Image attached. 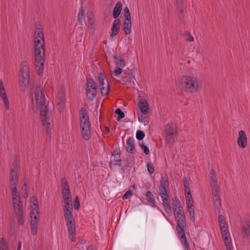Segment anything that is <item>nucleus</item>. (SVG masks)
<instances>
[{"mask_svg": "<svg viewBox=\"0 0 250 250\" xmlns=\"http://www.w3.org/2000/svg\"><path fill=\"white\" fill-rule=\"evenodd\" d=\"M35 100L37 105L40 109L41 121L43 127H45L46 134L48 138L51 136L50 125L52 122V115L51 111L48 110L45 100V96L42 89L38 86L35 92Z\"/></svg>", "mask_w": 250, "mask_h": 250, "instance_id": "1", "label": "nucleus"}, {"mask_svg": "<svg viewBox=\"0 0 250 250\" xmlns=\"http://www.w3.org/2000/svg\"><path fill=\"white\" fill-rule=\"evenodd\" d=\"M35 66L38 74L42 73L44 68L45 49L43 32H37L35 37Z\"/></svg>", "mask_w": 250, "mask_h": 250, "instance_id": "2", "label": "nucleus"}, {"mask_svg": "<svg viewBox=\"0 0 250 250\" xmlns=\"http://www.w3.org/2000/svg\"><path fill=\"white\" fill-rule=\"evenodd\" d=\"M174 215L177 223L176 230L183 248L185 250H190L185 233L186 222L184 211H175Z\"/></svg>", "mask_w": 250, "mask_h": 250, "instance_id": "3", "label": "nucleus"}, {"mask_svg": "<svg viewBox=\"0 0 250 250\" xmlns=\"http://www.w3.org/2000/svg\"><path fill=\"white\" fill-rule=\"evenodd\" d=\"M179 82L181 87L188 92H194L201 88L202 81L196 77L184 76Z\"/></svg>", "mask_w": 250, "mask_h": 250, "instance_id": "4", "label": "nucleus"}, {"mask_svg": "<svg viewBox=\"0 0 250 250\" xmlns=\"http://www.w3.org/2000/svg\"><path fill=\"white\" fill-rule=\"evenodd\" d=\"M210 185L212 188L214 205L215 208L217 209L219 214L221 213L220 209L222 208L221 204V199L219 194V188L218 181L217 180L215 172L214 169L210 170Z\"/></svg>", "mask_w": 250, "mask_h": 250, "instance_id": "5", "label": "nucleus"}, {"mask_svg": "<svg viewBox=\"0 0 250 250\" xmlns=\"http://www.w3.org/2000/svg\"><path fill=\"white\" fill-rule=\"evenodd\" d=\"M166 144L169 147L173 146L175 142V137L177 135V129L176 124L169 123L164 127Z\"/></svg>", "mask_w": 250, "mask_h": 250, "instance_id": "6", "label": "nucleus"}, {"mask_svg": "<svg viewBox=\"0 0 250 250\" xmlns=\"http://www.w3.org/2000/svg\"><path fill=\"white\" fill-rule=\"evenodd\" d=\"M97 93V84L92 79L87 80L86 85V95L90 101H93Z\"/></svg>", "mask_w": 250, "mask_h": 250, "instance_id": "7", "label": "nucleus"}, {"mask_svg": "<svg viewBox=\"0 0 250 250\" xmlns=\"http://www.w3.org/2000/svg\"><path fill=\"white\" fill-rule=\"evenodd\" d=\"M98 80L101 85V91L102 95H107L108 93L110 86L105 75L102 73H99L98 76Z\"/></svg>", "mask_w": 250, "mask_h": 250, "instance_id": "8", "label": "nucleus"}, {"mask_svg": "<svg viewBox=\"0 0 250 250\" xmlns=\"http://www.w3.org/2000/svg\"><path fill=\"white\" fill-rule=\"evenodd\" d=\"M12 194L13 207L15 213L23 212L22 206L19 194L18 192H16L15 193L12 192Z\"/></svg>", "mask_w": 250, "mask_h": 250, "instance_id": "9", "label": "nucleus"}, {"mask_svg": "<svg viewBox=\"0 0 250 250\" xmlns=\"http://www.w3.org/2000/svg\"><path fill=\"white\" fill-rule=\"evenodd\" d=\"M34 212H30V217L31 218L30 226L31 229V233L32 235H35L37 234L38 231V218L39 214L37 211Z\"/></svg>", "mask_w": 250, "mask_h": 250, "instance_id": "10", "label": "nucleus"}, {"mask_svg": "<svg viewBox=\"0 0 250 250\" xmlns=\"http://www.w3.org/2000/svg\"><path fill=\"white\" fill-rule=\"evenodd\" d=\"M65 100V89L63 87H61L59 90L56 99V102L59 106L60 111H61V109H62L64 105Z\"/></svg>", "mask_w": 250, "mask_h": 250, "instance_id": "11", "label": "nucleus"}, {"mask_svg": "<svg viewBox=\"0 0 250 250\" xmlns=\"http://www.w3.org/2000/svg\"><path fill=\"white\" fill-rule=\"evenodd\" d=\"M18 180V176L17 173H14V169L12 168L10 175V185L12 192L14 193L18 192L17 188Z\"/></svg>", "mask_w": 250, "mask_h": 250, "instance_id": "12", "label": "nucleus"}, {"mask_svg": "<svg viewBox=\"0 0 250 250\" xmlns=\"http://www.w3.org/2000/svg\"><path fill=\"white\" fill-rule=\"evenodd\" d=\"M168 177L166 174L162 175L159 187V195L167 194V188L168 187Z\"/></svg>", "mask_w": 250, "mask_h": 250, "instance_id": "13", "label": "nucleus"}, {"mask_svg": "<svg viewBox=\"0 0 250 250\" xmlns=\"http://www.w3.org/2000/svg\"><path fill=\"white\" fill-rule=\"evenodd\" d=\"M238 146L241 148H245L247 146V138L245 132L241 130L239 132L238 137L237 140Z\"/></svg>", "mask_w": 250, "mask_h": 250, "instance_id": "14", "label": "nucleus"}, {"mask_svg": "<svg viewBox=\"0 0 250 250\" xmlns=\"http://www.w3.org/2000/svg\"><path fill=\"white\" fill-rule=\"evenodd\" d=\"M162 200V204L165 208L166 212L169 214L172 213L171 208L170 207V202L168 200V194H164L160 195Z\"/></svg>", "mask_w": 250, "mask_h": 250, "instance_id": "15", "label": "nucleus"}, {"mask_svg": "<svg viewBox=\"0 0 250 250\" xmlns=\"http://www.w3.org/2000/svg\"><path fill=\"white\" fill-rule=\"evenodd\" d=\"M30 80V75L26 77L24 75H20L19 83L21 90L25 91L27 88Z\"/></svg>", "mask_w": 250, "mask_h": 250, "instance_id": "16", "label": "nucleus"}, {"mask_svg": "<svg viewBox=\"0 0 250 250\" xmlns=\"http://www.w3.org/2000/svg\"><path fill=\"white\" fill-rule=\"evenodd\" d=\"M80 125L90 124L87 112L84 107L81 108L80 110Z\"/></svg>", "mask_w": 250, "mask_h": 250, "instance_id": "17", "label": "nucleus"}, {"mask_svg": "<svg viewBox=\"0 0 250 250\" xmlns=\"http://www.w3.org/2000/svg\"><path fill=\"white\" fill-rule=\"evenodd\" d=\"M82 129V136L85 141L89 140L91 138V131L90 130V124L80 125Z\"/></svg>", "mask_w": 250, "mask_h": 250, "instance_id": "18", "label": "nucleus"}, {"mask_svg": "<svg viewBox=\"0 0 250 250\" xmlns=\"http://www.w3.org/2000/svg\"><path fill=\"white\" fill-rule=\"evenodd\" d=\"M0 96L3 99L5 108L9 109V102L5 91L2 82L0 80Z\"/></svg>", "mask_w": 250, "mask_h": 250, "instance_id": "19", "label": "nucleus"}, {"mask_svg": "<svg viewBox=\"0 0 250 250\" xmlns=\"http://www.w3.org/2000/svg\"><path fill=\"white\" fill-rule=\"evenodd\" d=\"M218 222L220 228L221 233L229 232L228 229V225L222 214H219L218 216Z\"/></svg>", "mask_w": 250, "mask_h": 250, "instance_id": "20", "label": "nucleus"}, {"mask_svg": "<svg viewBox=\"0 0 250 250\" xmlns=\"http://www.w3.org/2000/svg\"><path fill=\"white\" fill-rule=\"evenodd\" d=\"M133 75L131 70L125 71L124 73V76L122 78V83L124 84H127L131 83L133 80Z\"/></svg>", "mask_w": 250, "mask_h": 250, "instance_id": "21", "label": "nucleus"}, {"mask_svg": "<svg viewBox=\"0 0 250 250\" xmlns=\"http://www.w3.org/2000/svg\"><path fill=\"white\" fill-rule=\"evenodd\" d=\"M139 107L142 114L146 115L148 113V104L145 99H141L139 103Z\"/></svg>", "mask_w": 250, "mask_h": 250, "instance_id": "22", "label": "nucleus"}, {"mask_svg": "<svg viewBox=\"0 0 250 250\" xmlns=\"http://www.w3.org/2000/svg\"><path fill=\"white\" fill-rule=\"evenodd\" d=\"M221 234L227 249L228 250H232L231 241L230 239H229V232L221 233Z\"/></svg>", "mask_w": 250, "mask_h": 250, "instance_id": "23", "label": "nucleus"}, {"mask_svg": "<svg viewBox=\"0 0 250 250\" xmlns=\"http://www.w3.org/2000/svg\"><path fill=\"white\" fill-rule=\"evenodd\" d=\"M126 150L131 154L134 153L135 151L134 141L132 137H129L126 140Z\"/></svg>", "mask_w": 250, "mask_h": 250, "instance_id": "24", "label": "nucleus"}, {"mask_svg": "<svg viewBox=\"0 0 250 250\" xmlns=\"http://www.w3.org/2000/svg\"><path fill=\"white\" fill-rule=\"evenodd\" d=\"M122 9V3L121 1H118L116 3L113 9V17L114 19H117L119 16Z\"/></svg>", "mask_w": 250, "mask_h": 250, "instance_id": "25", "label": "nucleus"}, {"mask_svg": "<svg viewBox=\"0 0 250 250\" xmlns=\"http://www.w3.org/2000/svg\"><path fill=\"white\" fill-rule=\"evenodd\" d=\"M173 208L174 211H183V207L181 205L180 202L177 197H174L173 199Z\"/></svg>", "mask_w": 250, "mask_h": 250, "instance_id": "26", "label": "nucleus"}, {"mask_svg": "<svg viewBox=\"0 0 250 250\" xmlns=\"http://www.w3.org/2000/svg\"><path fill=\"white\" fill-rule=\"evenodd\" d=\"M242 232L244 237L250 235V221L246 222V224L242 227Z\"/></svg>", "mask_w": 250, "mask_h": 250, "instance_id": "27", "label": "nucleus"}, {"mask_svg": "<svg viewBox=\"0 0 250 250\" xmlns=\"http://www.w3.org/2000/svg\"><path fill=\"white\" fill-rule=\"evenodd\" d=\"M20 75H24L26 77L29 75V68L26 62H23L21 65Z\"/></svg>", "mask_w": 250, "mask_h": 250, "instance_id": "28", "label": "nucleus"}, {"mask_svg": "<svg viewBox=\"0 0 250 250\" xmlns=\"http://www.w3.org/2000/svg\"><path fill=\"white\" fill-rule=\"evenodd\" d=\"M87 21L88 23V27L90 30L92 29V26L95 22V17L93 13L91 11H88L87 13Z\"/></svg>", "mask_w": 250, "mask_h": 250, "instance_id": "29", "label": "nucleus"}, {"mask_svg": "<svg viewBox=\"0 0 250 250\" xmlns=\"http://www.w3.org/2000/svg\"><path fill=\"white\" fill-rule=\"evenodd\" d=\"M114 61L115 64L118 67H125V62L122 57L118 56L116 55H115L114 56Z\"/></svg>", "mask_w": 250, "mask_h": 250, "instance_id": "30", "label": "nucleus"}, {"mask_svg": "<svg viewBox=\"0 0 250 250\" xmlns=\"http://www.w3.org/2000/svg\"><path fill=\"white\" fill-rule=\"evenodd\" d=\"M64 200H65V205L63 208V212H72V208L71 207L72 203L71 198Z\"/></svg>", "mask_w": 250, "mask_h": 250, "instance_id": "31", "label": "nucleus"}, {"mask_svg": "<svg viewBox=\"0 0 250 250\" xmlns=\"http://www.w3.org/2000/svg\"><path fill=\"white\" fill-rule=\"evenodd\" d=\"M176 2V5L178 11L179 12V17L180 19L183 18V9L182 7L183 0H175Z\"/></svg>", "mask_w": 250, "mask_h": 250, "instance_id": "32", "label": "nucleus"}, {"mask_svg": "<svg viewBox=\"0 0 250 250\" xmlns=\"http://www.w3.org/2000/svg\"><path fill=\"white\" fill-rule=\"evenodd\" d=\"M146 195L147 197V201L149 204L150 206L154 207L155 202L154 196L151 193V192L150 191H147L146 193Z\"/></svg>", "mask_w": 250, "mask_h": 250, "instance_id": "33", "label": "nucleus"}, {"mask_svg": "<svg viewBox=\"0 0 250 250\" xmlns=\"http://www.w3.org/2000/svg\"><path fill=\"white\" fill-rule=\"evenodd\" d=\"M123 27L124 31H130L131 27V18H125L123 23Z\"/></svg>", "mask_w": 250, "mask_h": 250, "instance_id": "34", "label": "nucleus"}, {"mask_svg": "<svg viewBox=\"0 0 250 250\" xmlns=\"http://www.w3.org/2000/svg\"><path fill=\"white\" fill-rule=\"evenodd\" d=\"M31 201L33 202V205L35 206V208H33V209L30 212H34V213L36 212L35 211H37L39 214V208L38 206V201L37 199V197L36 196H33L31 198Z\"/></svg>", "mask_w": 250, "mask_h": 250, "instance_id": "35", "label": "nucleus"}, {"mask_svg": "<svg viewBox=\"0 0 250 250\" xmlns=\"http://www.w3.org/2000/svg\"><path fill=\"white\" fill-rule=\"evenodd\" d=\"M115 19L113 23L111 31H118L120 29L121 21L119 19L117 18Z\"/></svg>", "mask_w": 250, "mask_h": 250, "instance_id": "36", "label": "nucleus"}, {"mask_svg": "<svg viewBox=\"0 0 250 250\" xmlns=\"http://www.w3.org/2000/svg\"><path fill=\"white\" fill-rule=\"evenodd\" d=\"M64 216L65 217L66 224L74 221L72 212H64Z\"/></svg>", "mask_w": 250, "mask_h": 250, "instance_id": "37", "label": "nucleus"}, {"mask_svg": "<svg viewBox=\"0 0 250 250\" xmlns=\"http://www.w3.org/2000/svg\"><path fill=\"white\" fill-rule=\"evenodd\" d=\"M0 250H9L8 244L3 238H2L0 240Z\"/></svg>", "mask_w": 250, "mask_h": 250, "instance_id": "38", "label": "nucleus"}, {"mask_svg": "<svg viewBox=\"0 0 250 250\" xmlns=\"http://www.w3.org/2000/svg\"><path fill=\"white\" fill-rule=\"evenodd\" d=\"M62 198L63 199H68L71 198V193L70 189L62 190Z\"/></svg>", "mask_w": 250, "mask_h": 250, "instance_id": "39", "label": "nucleus"}, {"mask_svg": "<svg viewBox=\"0 0 250 250\" xmlns=\"http://www.w3.org/2000/svg\"><path fill=\"white\" fill-rule=\"evenodd\" d=\"M17 216L18 222L19 224L21 225H23L24 224V217L23 216V212L18 213L16 214Z\"/></svg>", "mask_w": 250, "mask_h": 250, "instance_id": "40", "label": "nucleus"}, {"mask_svg": "<svg viewBox=\"0 0 250 250\" xmlns=\"http://www.w3.org/2000/svg\"><path fill=\"white\" fill-rule=\"evenodd\" d=\"M121 161V156H112V158H111L110 163H113V165H119L120 166V164H118L117 163L120 162Z\"/></svg>", "mask_w": 250, "mask_h": 250, "instance_id": "41", "label": "nucleus"}, {"mask_svg": "<svg viewBox=\"0 0 250 250\" xmlns=\"http://www.w3.org/2000/svg\"><path fill=\"white\" fill-rule=\"evenodd\" d=\"M115 113L118 115L117 120L119 121L125 117V113L120 108H117L115 110Z\"/></svg>", "mask_w": 250, "mask_h": 250, "instance_id": "42", "label": "nucleus"}, {"mask_svg": "<svg viewBox=\"0 0 250 250\" xmlns=\"http://www.w3.org/2000/svg\"><path fill=\"white\" fill-rule=\"evenodd\" d=\"M61 188L62 189H69V186L67 180L65 178H62L61 181Z\"/></svg>", "mask_w": 250, "mask_h": 250, "instance_id": "43", "label": "nucleus"}, {"mask_svg": "<svg viewBox=\"0 0 250 250\" xmlns=\"http://www.w3.org/2000/svg\"><path fill=\"white\" fill-rule=\"evenodd\" d=\"M184 38L188 42H192L194 41V37L190 32H187L185 33L184 34Z\"/></svg>", "mask_w": 250, "mask_h": 250, "instance_id": "44", "label": "nucleus"}, {"mask_svg": "<svg viewBox=\"0 0 250 250\" xmlns=\"http://www.w3.org/2000/svg\"><path fill=\"white\" fill-rule=\"evenodd\" d=\"M183 184L185 188V191H190V189L189 184L186 177H184L183 178Z\"/></svg>", "mask_w": 250, "mask_h": 250, "instance_id": "45", "label": "nucleus"}, {"mask_svg": "<svg viewBox=\"0 0 250 250\" xmlns=\"http://www.w3.org/2000/svg\"><path fill=\"white\" fill-rule=\"evenodd\" d=\"M188 211L189 212V215L191 220L193 222H194L195 220V217H194L195 213H194V208L193 207L191 208V207H190L189 208H188Z\"/></svg>", "mask_w": 250, "mask_h": 250, "instance_id": "46", "label": "nucleus"}, {"mask_svg": "<svg viewBox=\"0 0 250 250\" xmlns=\"http://www.w3.org/2000/svg\"><path fill=\"white\" fill-rule=\"evenodd\" d=\"M145 137V133L143 131L138 130L136 132V138L138 140H142Z\"/></svg>", "mask_w": 250, "mask_h": 250, "instance_id": "47", "label": "nucleus"}, {"mask_svg": "<svg viewBox=\"0 0 250 250\" xmlns=\"http://www.w3.org/2000/svg\"><path fill=\"white\" fill-rule=\"evenodd\" d=\"M84 11L83 8L80 9L78 15V20L79 21L81 22L84 19V15H83Z\"/></svg>", "mask_w": 250, "mask_h": 250, "instance_id": "48", "label": "nucleus"}, {"mask_svg": "<svg viewBox=\"0 0 250 250\" xmlns=\"http://www.w3.org/2000/svg\"><path fill=\"white\" fill-rule=\"evenodd\" d=\"M80 202L79 200V198L78 196H76L74 200V208L76 210H78L80 208Z\"/></svg>", "mask_w": 250, "mask_h": 250, "instance_id": "49", "label": "nucleus"}, {"mask_svg": "<svg viewBox=\"0 0 250 250\" xmlns=\"http://www.w3.org/2000/svg\"><path fill=\"white\" fill-rule=\"evenodd\" d=\"M147 170L150 174H152L154 172V168L151 163H149L147 165Z\"/></svg>", "mask_w": 250, "mask_h": 250, "instance_id": "50", "label": "nucleus"}, {"mask_svg": "<svg viewBox=\"0 0 250 250\" xmlns=\"http://www.w3.org/2000/svg\"><path fill=\"white\" fill-rule=\"evenodd\" d=\"M124 16L126 19H129L130 18V13L129 10L127 7H126L124 9Z\"/></svg>", "mask_w": 250, "mask_h": 250, "instance_id": "51", "label": "nucleus"}, {"mask_svg": "<svg viewBox=\"0 0 250 250\" xmlns=\"http://www.w3.org/2000/svg\"><path fill=\"white\" fill-rule=\"evenodd\" d=\"M140 146L141 148L144 150V153L147 155L149 153V150L147 146L144 145L143 144H140Z\"/></svg>", "mask_w": 250, "mask_h": 250, "instance_id": "52", "label": "nucleus"}, {"mask_svg": "<svg viewBox=\"0 0 250 250\" xmlns=\"http://www.w3.org/2000/svg\"><path fill=\"white\" fill-rule=\"evenodd\" d=\"M132 194V191L131 190H127L122 196L123 200L128 199Z\"/></svg>", "mask_w": 250, "mask_h": 250, "instance_id": "53", "label": "nucleus"}, {"mask_svg": "<svg viewBox=\"0 0 250 250\" xmlns=\"http://www.w3.org/2000/svg\"><path fill=\"white\" fill-rule=\"evenodd\" d=\"M186 204L187 205V208H189L190 207L191 208L193 207V199H186Z\"/></svg>", "mask_w": 250, "mask_h": 250, "instance_id": "54", "label": "nucleus"}, {"mask_svg": "<svg viewBox=\"0 0 250 250\" xmlns=\"http://www.w3.org/2000/svg\"><path fill=\"white\" fill-rule=\"evenodd\" d=\"M123 70L121 67H115L114 70V74L115 75L118 76L121 74Z\"/></svg>", "mask_w": 250, "mask_h": 250, "instance_id": "55", "label": "nucleus"}, {"mask_svg": "<svg viewBox=\"0 0 250 250\" xmlns=\"http://www.w3.org/2000/svg\"><path fill=\"white\" fill-rule=\"evenodd\" d=\"M68 228V233H75L76 231V228L75 226H67Z\"/></svg>", "mask_w": 250, "mask_h": 250, "instance_id": "56", "label": "nucleus"}, {"mask_svg": "<svg viewBox=\"0 0 250 250\" xmlns=\"http://www.w3.org/2000/svg\"><path fill=\"white\" fill-rule=\"evenodd\" d=\"M115 155H117V156L120 155V150L119 148L118 149L116 148V149H114V150L112 152V156H115Z\"/></svg>", "mask_w": 250, "mask_h": 250, "instance_id": "57", "label": "nucleus"}, {"mask_svg": "<svg viewBox=\"0 0 250 250\" xmlns=\"http://www.w3.org/2000/svg\"><path fill=\"white\" fill-rule=\"evenodd\" d=\"M185 192L187 193L186 194V199H193L192 197L191 196L190 190V191H186Z\"/></svg>", "mask_w": 250, "mask_h": 250, "instance_id": "58", "label": "nucleus"}, {"mask_svg": "<svg viewBox=\"0 0 250 250\" xmlns=\"http://www.w3.org/2000/svg\"><path fill=\"white\" fill-rule=\"evenodd\" d=\"M69 234L70 239L71 240V241L72 242L75 241V233H72L71 232H69Z\"/></svg>", "mask_w": 250, "mask_h": 250, "instance_id": "59", "label": "nucleus"}, {"mask_svg": "<svg viewBox=\"0 0 250 250\" xmlns=\"http://www.w3.org/2000/svg\"><path fill=\"white\" fill-rule=\"evenodd\" d=\"M36 30H43V29L42 28V26L40 22L36 23Z\"/></svg>", "mask_w": 250, "mask_h": 250, "instance_id": "60", "label": "nucleus"}, {"mask_svg": "<svg viewBox=\"0 0 250 250\" xmlns=\"http://www.w3.org/2000/svg\"><path fill=\"white\" fill-rule=\"evenodd\" d=\"M67 226H75V221L72 222H69L66 224Z\"/></svg>", "mask_w": 250, "mask_h": 250, "instance_id": "61", "label": "nucleus"}, {"mask_svg": "<svg viewBox=\"0 0 250 250\" xmlns=\"http://www.w3.org/2000/svg\"><path fill=\"white\" fill-rule=\"evenodd\" d=\"M118 32H111V34L110 35V38H112L113 37L116 36L117 35V33Z\"/></svg>", "mask_w": 250, "mask_h": 250, "instance_id": "62", "label": "nucleus"}, {"mask_svg": "<svg viewBox=\"0 0 250 250\" xmlns=\"http://www.w3.org/2000/svg\"><path fill=\"white\" fill-rule=\"evenodd\" d=\"M21 241H19V244H18V247L17 250H21Z\"/></svg>", "mask_w": 250, "mask_h": 250, "instance_id": "63", "label": "nucleus"}, {"mask_svg": "<svg viewBox=\"0 0 250 250\" xmlns=\"http://www.w3.org/2000/svg\"><path fill=\"white\" fill-rule=\"evenodd\" d=\"M109 128L107 126H105V132L104 133H107L109 131Z\"/></svg>", "mask_w": 250, "mask_h": 250, "instance_id": "64", "label": "nucleus"}]
</instances>
